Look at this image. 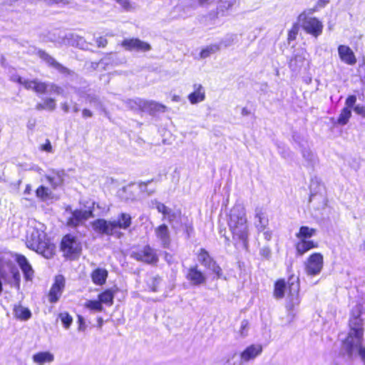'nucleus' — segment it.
<instances>
[{
    "label": "nucleus",
    "mask_w": 365,
    "mask_h": 365,
    "mask_svg": "<svg viewBox=\"0 0 365 365\" xmlns=\"http://www.w3.org/2000/svg\"><path fill=\"white\" fill-rule=\"evenodd\" d=\"M362 312L361 304H356L351 311L349 320V331L346 339L342 341L341 351L349 359L354 356H361L365 364V349L363 347L364 328L363 322L360 318Z\"/></svg>",
    "instance_id": "obj_1"
},
{
    "label": "nucleus",
    "mask_w": 365,
    "mask_h": 365,
    "mask_svg": "<svg viewBox=\"0 0 365 365\" xmlns=\"http://www.w3.org/2000/svg\"><path fill=\"white\" fill-rule=\"evenodd\" d=\"M44 224L32 220L29 222L26 236V247L45 258H51L56 251V246L46 233Z\"/></svg>",
    "instance_id": "obj_2"
},
{
    "label": "nucleus",
    "mask_w": 365,
    "mask_h": 365,
    "mask_svg": "<svg viewBox=\"0 0 365 365\" xmlns=\"http://www.w3.org/2000/svg\"><path fill=\"white\" fill-rule=\"evenodd\" d=\"M132 224V217L128 213H120L112 221L99 219L92 223L93 229L101 234L120 236V230H127Z\"/></svg>",
    "instance_id": "obj_3"
},
{
    "label": "nucleus",
    "mask_w": 365,
    "mask_h": 365,
    "mask_svg": "<svg viewBox=\"0 0 365 365\" xmlns=\"http://www.w3.org/2000/svg\"><path fill=\"white\" fill-rule=\"evenodd\" d=\"M233 235L245 242L248 237L247 220L245 207L235 205L230 210L228 221Z\"/></svg>",
    "instance_id": "obj_4"
},
{
    "label": "nucleus",
    "mask_w": 365,
    "mask_h": 365,
    "mask_svg": "<svg viewBox=\"0 0 365 365\" xmlns=\"http://www.w3.org/2000/svg\"><path fill=\"white\" fill-rule=\"evenodd\" d=\"M314 11V10L309 9L301 13L298 16V22L307 34L317 37L322 33L323 24L318 19L312 16Z\"/></svg>",
    "instance_id": "obj_5"
},
{
    "label": "nucleus",
    "mask_w": 365,
    "mask_h": 365,
    "mask_svg": "<svg viewBox=\"0 0 365 365\" xmlns=\"http://www.w3.org/2000/svg\"><path fill=\"white\" fill-rule=\"evenodd\" d=\"M11 80L17 82L24 86L26 89H31L36 93H42L48 91L50 93L60 94L61 88L56 86L55 85H46L45 83L38 81L37 80L29 81L22 78L21 76L14 75L11 77Z\"/></svg>",
    "instance_id": "obj_6"
},
{
    "label": "nucleus",
    "mask_w": 365,
    "mask_h": 365,
    "mask_svg": "<svg viewBox=\"0 0 365 365\" xmlns=\"http://www.w3.org/2000/svg\"><path fill=\"white\" fill-rule=\"evenodd\" d=\"M324 267V256L320 252H314L304 262V271L309 276H317Z\"/></svg>",
    "instance_id": "obj_7"
},
{
    "label": "nucleus",
    "mask_w": 365,
    "mask_h": 365,
    "mask_svg": "<svg viewBox=\"0 0 365 365\" xmlns=\"http://www.w3.org/2000/svg\"><path fill=\"white\" fill-rule=\"evenodd\" d=\"M61 249L65 255L72 258L80 254L81 245L80 242L74 236L66 235L62 239Z\"/></svg>",
    "instance_id": "obj_8"
},
{
    "label": "nucleus",
    "mask_w": 365,
    "mask_h": 365,
    "mask_svg": "<svg viewBox=\"0 0 365 365\" xmlns=\"http://www.w3.org/2000/svg\"><path fill=\"white\" fill-rule=\"evenodd\" d=\"M132 103H133L135 105V106H133L132 108H138L143 111L155 113L165 112L167 110V108L165 106L152 101L137 99L135 101H132Z\"/></svg>",
    "instance_id": "obj_9"
},
{
    "label": "nucleus",
    "mask_w": 365,
    "mask_h": 365,
    "mask_svg": "<svg viewBox=\"0 0 365 365\" xmlns=\"http://www.w3.org/2000/svg\"><path fill=\"white\" fill-rule=\"evenodd\" d=\"M131 255L135 259L148 264H155L158 261L155 250L148 245L141 250L133 252Z\"/></svg>",
    "instance_id": "obj_10"
},
{
    "label": "nucleus",
    "mask_w": 365,
    "mask_h": 365,
    "mask_svg": "<svg viewBox=\"0 0 365 365\" xmlns=\"http://www.w3.org/2000/svg\"><path fill=\"white\" fill-rule=\"evenodd\" d=\"M11 255L14 256V262L16 261L19 266L20 267L24 277L26 281L31 282L34 277V271L29 262L28 259L26 258L25 256L19 254H14L11 252Z\"/></svg>",
    "instance_id": "obj_11"
},
{
    "label": "nucleus",
    "mask_w": 365,
    "mask_h": 365,
    "mask_svg": "<svg viewBox=\"0 0 365 365\" xmlns=\"http://www.w3.org/2000/svg\"><path fill=\"white\" fill-rule=\"evenodd\" d=\"M217 6L216 11L209 14L211 20H215L221 16L228 15L229 12L235 5L236 0H217Z\"/></svg>",
    "instance_id": "obj_12"
},
{
    "label": "nucleus",
    "mask_w": 365,
    "mask_h": 365,
    "mask_svg": "<svg viewBox=\"0 0 365 365\" xmlns=\"http://www.w3.org/2000/svg\"><path fill=\"white\" fill-rule=\"evenodd\" d=\"M65 287V279L63 276L56 277L55 282L52 285L48 294V300L51 303L56 302L61 297Z\"/></svg>",
    "instance_id": "obj_13"
},
{
    "label": "nucleus",
    "mask_w": 365,
    "mask_h": 365,
    "mask_svg": "<svg viewBox=\"0 0 365 365\" xmlns=\"http://www.w3.org/2000/svg\"><path fill=\"white\" fill-rule=\"evenodd\" d=\"M339 59L349 66L356 64L357 59L352 49L346 45H339L337 48Z\"/></svg>",
    "instance_id": "obj_14"
},
{
    "label": "nucleus",
    "mask_w": 365,
    "mask_h": 365,
    "mask_svg": "<svg viewBox=\"0 0 365 365\" xmlns=\"http://www.w3.org/2000/svg\"><path fill=\"white\" fill-rule=\"evenodd\" d=\"M121 46L127 51H147L150 49V46L138 38L125 39Z\"/></svg>",
    "instance_id": "obj_15"
},
{
    "label": "nucleus",
    "mask_w": 365,
    "mask_h": 365,
    "mask_svg": "<svg viewBox=\"0 0 365 365\" xmlns=\"http://www.w3.org/2000/svg\"><path fill=\"white\" fill-rule=\"evenodd\" d=\"M155 236L163 247H168L171 242L170 232L167 225L163 224L155 228Z\"/></svg>",
    "instance_id": "obj_16"
},
{
    "label": "nucleus",
    "mask_w": 365,
    "mask_h": 365,
    "mask_svg": "<svg viewBox=\"0 0 365 365\" xmlns=\"http://www.w3.org/2000/svg\"><path fill=\"white\" fill-rule=\"evenodd\" d=\"M262 346L261 344H251L248 346L240 355L243 364L254 360L256 357L261 354Z\"/></svg>",
    "instance_id": "obj_17"
},
{
    "label": "nucleus",
    "mask_w": 365,
    "mask_h": 365,
    "mask_svg": "<svg viewBox=\"0 0 365 365\" xmlns=\"http://www.w3.org/2000/svg\"><path fill=\"white\" fill-rule=\"evenodd\" d=\"M309 53L304 48H299L297 51L293 59L290 62L291 66L296 69H300L306 65L309 64Z\"/></svg>",
    "instance_id": "obj_18"
},
{
    "label": "nucleus",
    "mask_w": 365,
    "mask_h": 365,
    "mask_svg": "<svg viewBox=\"0 0 365 365\" xmlns=\"http://www.w3.org/2000/svg\"><path fill=\"white\" fill-rule=\"evenodd\" d=\"M92 216L91 211L88 210H76L72 213V216L68 220V225L76 227Z\"/></svg>",
    "instance_id": "obj_19"
},
{
    "label": "nucleus",
    "mask_w": 365,
    "mask_h": 365,
    "mask_svg": "<svg viewBox=\"0 0 365 365\" xmlns=\"http://www.w3.org/2000/svg\"><path fill=\"white\" fill-rule=\"evenodd\" d=\"M187 279L193 285H200L205 283L206 276L197 269V266L190 267L187 274Z\"/></svg>",
    "instance_id": "obj_20"
},
{
    "label": "nucleus",
    "mask_w": 365,
    "mask_h": 365,
    "mask_svg": "<svg viewBox=\"0 0 365 365\" xmlns=\"http://www.w3.org/2000/svg\"><path fill=\"white\" fill-rule=\"evenodd\" d=\"M193 91L190 93L187 98L191 104H197L205 99V91L200 83H195L192 86Z\"/></svg>",
    "instance_id": "obj_21"
},
{
    "label": "nucleus",
    "mask_w": 365,
    "mask_h": 365,
    "mask_svg": "<svg viewBox=\"0 0 365 365\" xmlns=\"http://www.w3.org/2000/svg\"><path fill=\"white\" fill-rule=\"evenodd\" d=\"M32 361L36 365L50 364L54 361V355L48 351H38L33 354Z\"/></svg>",
    "instance_id": "obj_22"
},
{
    "label": "nucleus",
    "mask_w": 365,
    "mask_h": 365,
    "mask_svg": "<svg viewBox=\"0 0 365 365\" xmlns=\"http://www.w3.org/2000/svg\"><path fill=\"white\" fill-rule=\"evenodd\" d=\"M269 223V220L266 216L265 212L261 208H257L255 210V226L258 231H264Z\"/></svg>",
    "instance_id": "obj_23"
},
{
    "label": "nucleus",
    "mask_w": 365,
    "mask_h": 365,
    "mask_svg": "<svg viewBox=\"0 0 365 365\" xmlns=\"http://www.w3.org/2000/svg\"><path fill=\"white\" fill-rule=\"evenodd\" d=\"M64 177L65 173L63 170L53 171L46 176V180L53 189L61 186L63 184Z\"/></svg>",
    "instance_id": "obj_24"
},
{
    "label": "nucleus",
    "mask_w": 365,
    "mask_h": 365,
    "mask_svg": "<svg viewBox=\"0 0 365 365\" xmlns=\"http://www.w3.org/2000/svg\"><path fill=\"white\" fill-rule=\"evenodd\" d=\"M295 247L297 255H303L309 250L318 247V244L313 240H299Z\"/></svg>",
    "instance_id": "obj_25"
},
{
    "label": "nucleus",
    "mask_w": 365,
    "mask_h": 365,
    "mask_svg": "<svg viewBox=\"0 0 365 365\" xmlns=\"http://www.w3.org/2000/svg\"><path fill=\"white\" fill-rule=\"evenodd\" d=\"M108 277V271L103 268H97L91 273L93 282L96 285H103L105 284Z\"/></svg>",
    "instance_id": "obj_26"
},
{
    "label": "nucleus",
    "mask_w": 365,
    "mask_h": 365,
    "mask_svg": "<svg viewBox=\"0 0 365 365\" xmlns=\"http://www.w3.org/2000/svg\"><path fill=\"white\" fill-rule=\"evenodd\" d=\"M316 233V229L308 226H302L296 234V237L299 240H309V239L314 236Z\"/></svg>",
    "instance_id": "obj_27"
},
{
    "label": "nucleus",
    "mask_w": 365,
    "mask_h": 365,
    "mask_svg": "<svg viewBox=\"0 0 365 365\" xmlns=\"http://www.w3.org/2000/svg\"><path fill=\"white\" fill-rule=\"evenodd\" d=\"M14 314L16 318L23 321H26L31 317L30 310L21 304L14 306Z\"/></svg>",
    "instance_id": "obj_28"
},
{
    "label": "nucleus",
    "mask_w": 365,
    "mask_h": 365,
    "mask_svg": "<svg viewBox=\"0 0 365 365\" xmlns=\"http://www.w3.org/2000/svg\"><path fill=\"white\" fill-rule=\"evenodd\" d=\"M83 307L93 313L101 312L103 310V307L98 299H87L83 304Z\"/></svg>",
    "instance_id": "obj_29"
},
{
    "label": "nucleus",
    "mask_w": 365,
    "mask_h": 365,
    "mask_svg": "<svg viewBox=\"0 0 365 365\" xmlns=\"http://www.w3.org/2000/svg\"><path fill=\"white\" fill-rule=\"evenodd\" d=\"M98 300L103 304L110 307L113 304L114 292L112 289H107L98 295Z\"/></svg>",
    "instance_id": "obj_30"
},
{
    "label": "nucleus",
    "mask_w": 365,
    "mask_h": 365,
    "mask_svg": "<svg viewBox=\"0 0 365 365\" xmlns=\"http://www.w3.org/2000/svg\"><path fill=\"white\" fill-rule=\"evenodd\" d=\"M36 196L43 201L54 198L52 192L48 187L43 185L36 190Z\"/></svg>",
    "instance_id": "obj_31"
},
{
    "label": "nucleus",
    "mask_w": 365,
    "mask_h": 365,
    "mask_svg": "<svg viewBox=\"0 0 365 365\" xmlns=\"http://www.w3.org/2000/svg\"><path fill=\"white\" fill-rule=\"evenodd\" d=\"M220 50V46L217 44L209 45L204 48L200 53V57L202 59L207 58L212 54L217 52Z\"/></svg>",
    "instance_id": "obj_32"
},
{
    "label": "nucleus",
    "mask_w": 365,
    "mask_h": 365,
    "mask_svg": "<svg viewBox=\"0 0 365 365\" xmlns=\"http://www.w3.org/2000/svg\"><path fill=\"white\" fill-rule=\"evenodd\" d=\"M243 362L237 353L229 354L222 365H243Z\"/></svg>",
    "instance_id": "obj_33"
},
{
    "label": "nucleus",
    "mask_w": 365,
    "mask_h": 365,
    "mask_svg": "<svg viewBox=\"0 0 365 365\" xmlns=\"http://www.w3.org/2000/svg\"><path fill=\"white\" fill-rule=\"evenodd\" d=\"M197 260L204 266H207L212 260L205 249H200L197 254Z\"/></svg>",
    "instance_id": "obj_34"
},
{
    "label": "nucleus",
    "mask_w": 365,
    "mask_h": 365,
    "mask_svg": "<svg viewBox=\"0 0 365 365\" xmlns=\"http://www.w3.org/2000/svg\"><path fill=\"white\" fill-rule=\"evenodd\" d=\"M351 116V110L349 108H344L338 118L337 122L339 125H346Z\"/></svg>",
    "instance_id": "obj_35"
},
{
    "label": "nucleus",
    "mask_w": 365,
    "mask_h": 365,
    "mask_svg": "<svg viewBox=\"0 0 365 365\" xmlns=\"http://www.w3.org/2000/svg\"><path fill=\"white\" fill-rule=\"evenodd\" d=\"M156 209L159 212H161L165 218H167L169 221H172L174 217V214L172 213L171 210L168 208L165 205L160 202H156Z\"/></svg>",
    "instance_id": "obj_36"
},
{
    "label": "nucleus",
    "mask_w": 365,
    "mask_h": 365,
    "mask_svg": "<svg viewBox=\"0 0 365 365\" xmlns=\"http://www.w3.org/2000/svg\"><path fill=\"white\" fill-rule=\"evenodd\" d=\"M286 285L284 280H279L276 282L274 287V294L277 298H282L284 297Z\"/></svg>",
    "instance_id": "obj_37"
},
{
    "label": "nucleus",
    "mask_w": 365,
    "mask_h": 365,
    "mask_svg": "<svg viewBox=\"0 0 365 365\" xmlns=\"http://www.w3.org/2000/svg\"><path fill=\"white\" fill-rule=\"evenodd\" d=\"M58 318L60 319L66 329H68L70 327L73 322V318L68 313H61L58 316Z\"/></svg>",
    "instance_id": "obj_38"
},
{
    "label": "nucleus",
    "mask_w": 365,
    "mask_h": 365,
    "mask_svg": "<svg viewBox=\"0 0 365 365\" xmlns=\"http://www.w3.org/2000/svg\"><path fill=\"white\" fill-rule=\"evenodd\" d=\"M205 267L211 270L214 274H215L218 278L222 277V269L213 259L211 260V262H209V264Z\"/></svg>",
    "instance_id": "obj_39"
},
{
    "label": "nucleus",
    "mask_w": 365,
    "mask_h": 365,
    "mask_svg": "<svg viewBox=\"0 0 365 365\" xmlns=\"http://www.w3.org/2000/svg\"><path fill=\"white\" fill-rule=\"evenodd\" d=\"M205 267L211 270L214 274H215L218 278L222 277V269L213 259L211 260V262H209V264Z\"/></svg>",
    "instance_id": "obj_40"
},
{
    "label": "nucleus",
    "mask_w": 365,
    "mask_h": 365,
    "mask_svg": "<svg viewBox=\"0 0 365 365\" xmlns=\"http://www.w3.org/2000/svg\"><path fill=\"white\" fill-rule=\"evenodd\" d=\"M205 267L211 270L214 274H215L218 278L222 277V269L213 259L211 260V262H209V264Z\"/></svg>",
    "instance_id": "obj_41"
},
{
    "label": "nucleus",
    "mask_w": 365,
    "mask_h": 365,
    "mask_svg": "<svg viewBox=\"0 0 365 365\" xmlns=\"http://www.w3.org/2000/svg\"><path fill=\"white\" fill-rule=\"evenodd\" d=\"M303 158L308 163H312L315 160V155L309 149H305L302 152Z\"/></svg>",
    "instance_id": "obj_42"
},
{
    "label": "nucleus",
    "mask_w": 365,
    "mask_h": 365,
    "mask_svg": "<svg viewBox=\"0 0 365 365\" xmlns=\"http://www.w3.org/2000/svg\"><path fill=\"white\" fill-rule=\"evenodd\" d=\"M56 107V103L53 99L48 98L46 99L43 106V108L48 109V110H53Z\"/></svg>",
    "instance_id": "obj_43"
},
{
    "label": "nucleus",
    "mask_w": 365,
    "mask_h": 365,
    "mask_svg": "<svg viewBox=\"0 0 365 365\" xmlns=\"http://www.w3.org/2000/svg\"><path fill=\"white\" fill-rule=\"evenodd\" d=\"M356 101V97L355 96H349L346 100V106L344 108H349L351 110V108L354 106Z\"/></svg>",
    "instance_id": "obj_44"
},
{
    "label": "nucleus",
    "mask_w": 365,
    "mask_h": 365,
    "mask_svg": "<svg viewBox=\"0 0 365 365\" xmlns=\"http://www.w3.org/2000/svg\"><path fill=\"white\" fill-rule=\"evenodd\" d=\"M297 33H298V27L297 26H294L289 32L288 38L289 40L294 39L296 38Z\"/></svg>",
    "instance_id": "obj_45"
},
{
    "label": "nucleus",
    "mask_w": 365,
    "mask_h": 365,
    "mask_svg": "<svg viewBox=\"0 0 365 365\" xmlns=\"http://www.w3.org/2000/svg\"><path fill=\"white\" fill-rule=\"evenodd\" d=\"M354 110L356 113L365 116V108L363 106L361 105H356L354 108Z\"/></svg>",
    "instance_id": "obj_46"
},
{
    "label": "nucleus",
    "mask_w": 365,
    "mask_h": 365,
    "mask_svg": "<svg viewBox=\"0 0 365 365\" xmlns=\"http://www.w3.org/2000/svg\"><path fill=\"white\" fill-rule=\"evenodd\" d=\"M41 150L48 152V153H51L52 152V146H51V143L48 140H46L45 144H43L41 145Z\"/></svg>",
    "instance_id": "obj_47"
},
{
    "label": "nucleus",
    "mask_w": 365,
    "mask_h": 365,
    "mask_svg": "<svg viewBox=\"0 0 365 365\" xmlns=\"http://www.w3.org/2000/svg\"><path fill=\"white\" fill-rule=\"evenodd\" d=\"M86 101L91 104V105H93L94 106L96 107H98L99 106V102L96 99V98L95 97H93V96H88L86 99Z\"/></svg>",
    "instance_id": "obj_48"
},
{
    "label": "nucleus",
    "mask_w": 365,
    "mask_h": 365,
    "mask_svg": "<svg viewBox=\"0 0 365 365\" xmlns=\"http://www.w3.org/2000/svg\"><path fill=\"white\" fill-rule=\"evenodd\" d=\"M41 57L42 58H43L45 61H46L48 63H50L51 65L54 64V60L51 57H50L48 54L43 52L41 54Z\"/></svg>",
    "instance_id": "obj_49"
},
{
    "label": "nucleus",
    "mask_w": 365,
    "mask_h": 365,
    "mask_svg": "<svg viewBox=\"0 0 365 365\" xmlns=\"http://www.w3.org/2000/svg\"><path fill=\"white\" fill-rule=\"evenodd\" d=\"M263 232V235L265 240H270L272 236V232L269 229H265L264 231H261Z\"/></svg>",
    "instance_id": "obj_50"
},
{
    "label": "nucleus",
    "mask_w": 365,
    "mask_h": 365,
    "mask_svg": "<svg viewBox=\"0 0 365 365\" xmlns=\"http://www.w3.org/2000/svg\"><path fill=\"white\" fill-rule=\"evenodd\" d=\"M198 4L202 6H207L217 0H197Z\"/></svg>",
    "instance_id": "obj_51"
},
{
    "label": "nucleus",
    "mask_w": 365,
    "mask_h": 365,
    "mask_svg": "<svg viewBox=\"0 0 365 365\" xmlns=\"http://www.w3.org/2000/svg\"><path fill=\"white\" fill-rule=\"evenodd\" d=\"M78 323H79L78 329L80 331H84L86 329V325H85L83 318L81 316H78Z\"/></svg>",
    "instance_id": "obj_52"
},
{
    "label": "nucleus",
    "mask_w": 365,
    "mask_h": 365,
    "mask_svg": "<svg viewBox=\"0 0 365 365\" xmlns=\"http://www.w3.org/2000/svg\"><path fill=\"white\" fill-rule=\"evenodd\" d=\"M261 255H262L264 257H269L270 255V250L268 248H263L260 251Z\"/></svg>",
    "instance_id": "obj_53"
},
{
    "label": "nucleus",
    "mask_w": 365,
    "mask_h": 365,
    "mask_svg": "<svg viewBox=\"0 0 365 365\" xmlns=\"http://www.w3.org/2000/svg\"><path fill=\"white\" fill-rule=\"evenodd\" d=\"M97 43H98V46L104 47L107 43V41L105 38L100 37L97 40Z\"/></svg>",
    "instance_id": "obj_54"
},
{
    "label": "nucleus",
    "mask_w": 365,
    "mask_h": 365,
    "mask_svg": "<svg viewBox=\"0 0 365 365\" xmlns=\"http://www.w3.org/2000/svg\"><path fill=\"white\" fill-rule=\"evenodd\" d=\"M82 115L83 118H90L92 116V112L88 109H83Z\"/></svg>",
    "instance_id": "obj_55"
},
{
    "label": "nucleus",
    "mask_w": 365,
    "mask_h": 365,
    "mask_svg": "<svg viewBox=\"0 0 365 365\" xmlns=\"http://www.w3.org/2000/svg\"><path fill=\"white\" fill-rule=\"evenodd\" d=\"M330 0H318V6L320 7H324L325 5H327Z\"/></svg>",
    "instance_id": "obj_56"
},
{
    "label": "nucleus",
    "mask_w": 365,
    "mask_h": 365,
    "mask_svg": "<svg viewBox=\"0 0 365 365\" xmlns=\"http://www.w3.org/2000/svg\"><path fill=\"white\" fill-rule=\"evenodd\" d=\"M172 101H174V102H179L180 101V96H178V95H173L172 96V98H171Z\"/></svg>",
    "instance_id": "obj_57"
},
{
    "label": "nucleus",
    "mask_w": 365,
    "mask_h": 365,
    "mask_svg": "<svg viewBox=\"0 0 365 365\" xmlns=\"http://www.w3.org/2000/svg\"><path fill=\"white\" fill-rule=\"evenodd\" d=\"M241 114H242V115H245H245H248L250 114V111L248 110V109H247V108H243L242 109Z\"/></svg>",
    "instance_id": "obj_58"
},
{
    "label": "nucleus",
    "mask_w": 365,
    "mask_h": 365,
    "mask_svg": "<svg viewBox=\"0 0 365 365\" xmlns=\"http://www.w3.org/2000/svg\"><path fill=\"white\" fill-rule=\"evenodd\" d=\"M31 191V186L30 185H27L24 190V194H30Z\"/></svg>",
    "instance_id": "obj_59"
},
{
    "label": "nucleus",
    "mask_w": 365,
    "mask_h": 365,
    "mask_svg": "<svg viewBox=\"0 0 365 365\" xmlns=\"http://www.w3.org/2000/svg\"><path fill=\"white\" fill-rule=\"evenodd\" d=\"M61 108L65 112H68L69 110L68 106L66 103H63Z\"/></svg>",
    "instance_id": "obj_60"
},
{
    "label": "nucleus",
    "mask_w": 365,
    "mask_h": 365,
    "mask_svg": "<svg viewBox=\"0 0 365 365\" xmlns=\"http://www.w3.org/2000/svg\"><path fill=\"white\" fill-rule=\"evenodd\" d=\"M117 1H120L123 7L127 6V4H128L127 0H117Z\"/></svg>",
    "instance_id": "obj_61"
},
{
    "label": "nucleus",
    "mask_w": 365,
    "mask_h": 365,
    "mask_svg": "<svg viewBox=\"0 0 365 365\" xmlns=\"http://www.w3.org/2000/svg\"><path fill=\"white\" fill-rule=\"evenodd\" d=\"M247 322H242L241 327H242V330L245 329L247 328Z\"/></svg>",
    "instance_id": "obj_62"
},
{
    "label": "nucleus",
    "mask_w": 365,
    "mask_h": 365,
    "mask_svg": "<svg viewBox=\"0 0 365 365\" xmlns=\"http://www.w3.org/2000/svg\"><path fill=\"white\" fill-rule=\"evenodd\" d=\"M98 326L101 327L103 325V319L101 317H99L98 319Z\"/></svg>",
    "instance_id": "obj_63"
},
{
    "label": "nucleus",
    "mask_w": 365,
    "mask_h": 365,
    "mask_svg": "<svg viewBox=\"0 0 365 365\" xmlns=\"http://www.w3.org/2000/svg\"><path fill=\"white\" fill-rule=\"evenodd\" d=\"M34 170H36V171H37V172H40V171L41 170V168H38V167H36V168H34Z\"/></svg>",
    "instance_id": "obj_64"
}]
</instances>
